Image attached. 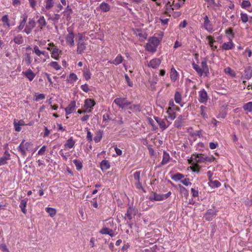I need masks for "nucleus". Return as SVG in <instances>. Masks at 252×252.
<instances>
[{
	"mask_svg": "<svg viewBox=\"0 0 252 252\" xmlns=\"http://www.w3.org/2000/svg\"><path fill=\"white\" fill-rule=\"evenodd\" d=\"M184 176L183 174L180 173H176V174L173 175L172 176L171 178L174 181H177L180 180L184 178Z\"/></svg>",
	"mask_w": 252,
	"mask_h": 252,
	"instance_id": "56",
	"label": "nucleus"
},
{
	"mask_svg": "<svg viewBox=\"0 0 252 252\" xmlns=\"http://www.w3.org/2000/svg\"><path fill=\"white\" fill-rule=\"evenodd\" d=\"M73 11L69 5H67L65 10L63 11V13L67 21L71 19V15L72 14Z\"/></svg>",
	"mask_w": 252,
	"mask_h": 252,
	"instance_id": "23",
	"label": "nucleus"
},
{
	"mask_svg": "<svg viewBox=\"0 0 252 252\" xmlns=\"http://www.w3.org/2000/svg\"><path fill=\"white\" fill-rule=\"evenodd\" d=\"M203 21L204 29L209 32H212L214 31V27L207 15L203 17Z\"/></svg>",
	"mask_w": 252,
	"mask_h": 252,
	"instance_id": "9",
	"label": "nucleus"
},
{
	"mask_svg": "<svg viewBox=\"0 0 252 252\" xmlns=\"http://www.w3.org/2000/svg\"><path fill=\"white\" fill-rule=\"evenodd\" d=\"M251 6V3L248 0H243L241 3V7L244 9H247Z\"/></svg>",
	"mask_w": 252,
	"mask_h": 252,
	"instance_id": "54",
	"label": "nucleus"
},
{
	"mask_svg": "<svg viewBox=\"0 0 252 252\" xmlns=\"http://www.w3.org/2000/svg\"><path fill=\"white\" fill-rule=\"evenodd\" d=\"M154 118L162 130L166 129L172 123L167 118L161 119L158 117H155Z\"/></svg>",
	"mask_w": 252,
	"mask_h": 252,
	"instance_id": "7",
	"label": "nucleus"
},
{
	"mask_svg": "<svg viewBox=\"0 0 252 252\" xmlns=\"http://www.w3.org/2000/svg\"><path fill=\"white\" fill-rule=\"evenodd\" d=\"M123 61L124 58L123 56L121 54H118L111 63L117 65L121 63Z\"/></svg>",
	"mask_w": 252,
	"mask_h": 252,
	"instance_id": "41",
	"label": "nucleus"
},
{
	"mask_svg": "<svg viewBox=\"0 0 252 252\" xmlns=\"http://www.w3.org/2000/svg\"><path fill=\"white\" fill-rule=\"evenodd\" d=\"M77 79L78 78L77 75L74 73H70L68 77H67V81L70 83H73L76 82Z\"/></svg>",
	"mask_w": 252,
	"mask_h": 252,
	"instance_id": "44",
	"label": "nucleus"
},
{
	"mask_svg": "<svg viewBox=\"0 0 252 252\" xmlns=\"http://www.w3.org/2000/svg\"><path fill=\"white\" fill-rule=\"evenodd\" d=\"M209 187L211 188H219L221 186V183L218 180H213L211 183H208Z\"/></svg>",
	"mask_w": 252,
	"mask_h": 252,
	"instance_id": "52",
	"label": "nucleus"
},
{
	"mask_svg": "<svg viewBox=\"0 0 252 252\" xmlns=\"http://www.w3.org/2000/svg\"><path fill=\"white\" fill-rule=\"evenodd\" d=\"M206 39L208 41V44L210 46L211 49L213 51H215L217 49V46L214 45V43L216 42V41L214 37L211 35H207L206 36Z\"/></svg>",
	"mask_w": 252,
	"mask_h": 252,
	"instance_id": "28",
	"label": "nucleus"
},
{
	"mask_svg": "<svg viewBox=\"0 0 252 252\" xmlns=\"http://www.w3.org/2000/svg\"><path fill=\"white\" fill-rule=\"evenodd\" d=\"M34 100L36 101H38L39 100H43L45 98V96L44 94H35V95Z\"/></svg>",
	"mask_w": 252,
	"mask_h": 252,
	"instance_id": "61",
	"label": "nucleus"
},
{
	"mask_svg": "<svg viewBox=\"0 0 252 252\" xmlns=\"http://www.w3.org/2000/svg\"><path fill=\"white\" fill-rule=\"evenodd\" d=\"M95 105V101L91 98H87L85 100L84 107L87 112H92L93 107Z\"/></svg>",
	"mask_w": 252,
	"mask_h": 252,
	"instance_id": "10",
	"label": "nucleus"
},
{
	"mask_svg": "<svg viewBox=\"0 0 252 252\" xmlns=\"http://www.w3.org/2000/svg\"><path fill=\"white\" fill-rule=\"evenodd\" d=\"M37 23L40 30H42L43 28L47 25V22L43 16H40L39 18L37 20Z\"/></svg>",
	"mask_w": 252,
	"mask_h": 252,
	"instance_id": "32",
	"label": "nucleus"
},
{
	"mask_svg": "<svg viewBox=\"0 0 252 252\" xmlns=\"http://www.w3.org/2000/svg\"><path fill=\"white\" fill-rule=\"evenodd\" d=\"M115 103L119 108L125 109L131 104V102L128 101L126 98L117 97L114 100Z\"/></svg>",
	"mask_w": 252,
	"mask_h": 252,
	"instance_id": "6",
	"label": "nucleus"
},
{
	"mask_svg": "<svg viewBox=\"0 0 252 252\" xmlns=\"http://www.w3.org/2000/svg\"><path fill=\"white\" fill-rule=\"evenodd\" d=\"M199 96L198 100L200 103H206L208 100V95L206 91L204 89L199 92Z\"/></svg>",
	"mask_w": 252,
	"mask_h": 252,
	"instance_id": "14",
	"label": "nucleus"
},
{
	"mask_svg": "<svg viewBox=\"0 0 252 252\" xmlns=\"http://www.w3.org/2000/svg\"><path fill=\"white\" fill-rule=\"evenodd\" d=\"M22 73L30 81H32L35 76V74L30 68Z\"/></svg>",
	"mask_w": 252,
	"mask_h": 252,
	"instance_id": "20",
	"label": "nucleus"
},
{
	"mask_svg": "<svg viewBox=\"0 0 252 252\" xmlns=\"http://www.w3.org/2000/svg\"><path fill=\"white\" fill-rule=\"evenodd\" d=\"M10 159V154L7 151H6L2 157H0V166L7 163V160Z\"/></svg>",
	"mask_w": 252,
	"mask_h": 252,
	"instance_id": "15",
	"label": "nucleus"
},
{
	"mask_svg": "<svg viewBox=\"0 0 252 252\" xmlns=\"http://www.w3.org/2000/svg\"><path fill=\"white\" fill-rule=\"evenodd\" d=\"M67 32L68 33L65 36L66 43L70 47H72L74 45L75 37L73 29L69 27L67 28Z\"/></svg>",
	"mask_w": 252,
	"mask_h": 252,
	"instance_id": "5",
	"label": "nucleus"
},
{
	"mask_svg": "<svg viewBox=\"0 0 252 252\" xmlns=\"http://www.w3.org/2000/svg\"><path fill=\"white\" fill-rule=\"evenodd\" d=\"M224 72L226 74H230L232 77H234L235 76V73L232 71L231 68L229 67H227L224 69Z\"/></svg>",
	"mask_w": 252,
	"mask_h": 252,
	"instance_id": "64",
	"label": "nucleus"
},
{
	"mask_svg": "<svg viewBox=\"0 0 252 252\" xmlns=\"http://www.w3.org/2000/svg\"><path fill=\"white\" fill-rule=\"evenodd\" d=\"M200 67L203 73L206 74L209 73L208 66L205 61L201 62Z\"/></svg>",
	"mask_w": 252,
	"mask_h": 252,
	"instance_id": "49",
	"label": "nucleus"
},
{
	"mask_svg": "<svg viewBox=\"0 0 252 252\" xmlns=\"http://www.w3.org/2000/svg\"><path fill=\"white\" fill-rule=\"evenodd\" d=\"M1 21L2 22V27L3 28L8 29L10 28V20L8 15H3L1 18Z\"/></svg>",
	"mask_w": 252,
	"mask_h": 252,
	"instance_id": "24",
	"label": "nucleus"
},
{
	"mask_svg": "<svg viewBox=\"0 0 252 252\" xmlns=\"http://www.w3.org/2000/svg\"><path fill=\"white\" fill-rule=\"evenodd\" d=\"M73 162L75 165L77 170L80 171V170L82 169V167H83V164H82V162L81 161L77 160L76 159H75L73 160Z\"/></svg>",
	"mask_w": 252,
	"mask_h": 252,
	"instance_id": "50",
	"label": "nucleus"
},
{
	"mask_svg": "<svg viewBox=\"0 0 252 252\" xmlns=\"http://www.w3.org/2000/svg\"><path fill=\"white\" fill-rule=\"evenodd\" d=\"M192 165L190 166L191 170L193 172L199 173L200 172V166L197 163H191Z\"/></svg>",
	"mask_w": 252,
	"mask_h": 252,
	"instance_id": "53",
	"label": "nucleus"
},
{
	"mask_svg": "<svg viewBox=\"0 0 252 252\" xmlns=\"http://www.w3.org/2000/svg\"><path fill=\"white\" fill-rule=\"evenodd\" d=\"M137 212V211L134 208L130 207L127 209L126 216L129 220H131L132 219V216L136 215Z\"/></svg>",
	"mask_w": 252,
	"mask_h": 252,
	"instance_id": "18",
	"label": "nucleus"
},
{
	"mask_svg": "<svg viewBox=\"0 0 252 252\" xmlns=\"http://www.w3.org/2000/svg\"><path fill=\"white\" fill-rule=\"evenodd\" d=\"M159 43L160 40L157 37L153 36L149 38L145 46L146 50L149 52H155Z\"/></svg>",
	"mask_w": 252,
	"mask_h": 252,
	"instance_id": "3",
	"label": "nucleus"
},
{
	"mask_svg": "<svg viewBox=\"0 0 252 252\" xmlns=\"http://www.w3.org/2000/svg\"><path fill=\"white\" fill-rule=\"evenodd\" d=\"M103 134V131L100 129H99L95 132V135L94 138V140L95 143H98L100 141V140L102 139Z\"/></svg>",
	"mask_w": 252,
	"mask_h": 252,
	"instance_id": "37",
	"label": "nucleus"
},
{
	"mask_svg": "<svg viewBox=\"0 0 252 252\" xmlns=\"http://www.w3.org/2000/svg\"><path fill=\"white\" fill-rule=\"evenodd\" d=\"M171 194V192L170 191L164 194L153 192L152 195L150 197V199L151 201H162L169 197Z\"/></svg>",
	"mask_w": 252,
	"mask_h": 252,
	"instance_id": "8",
	"label": "nucleus"
},
{
	"mask_svg": "<svg viewBox=\"0 0 252 252\" xmlns=\"http://www.w3.org/2000/svg\"><path fill=\"white\" fill-rule=\"evenodd\" d=\"M51 49H52L50 51L51 57L55 60H58L60 58V56L62 55V51L60 50L57 46Z\"/></svg>",
	"mask_w": 252,
	"mask_h": 252,
	"instance_id": "13",
	"label": "nucleus"
},
{
	"mask_svg": "<svg viewBox=\"0 0 252 252\" xmlns=\"http://www.w3.org/2000/svg\"><path fill=\"white\" fill-rule=\"evenodd\" d=\"M76 107V102L74 101H72L69 104L68 106L65 108V111L66 115L70 114L75 109Z\"/></svg>",
	"mask_w": 252,
	"mask_h": 252,
	"instance_id": "21",
	"label": "nucleus"
},
{
	"mask_svg": "<svg viewBox=\"0 0 252 252\" xmlns=\"http://www.w3.org/2000/svg\"><path fill=\"white\" fill-rule=\"evenodd\" d=\"M200 114L202 117L204 119H206L208 117L207 114L206 112V107L204 105H201L200 107Z\"/></svg>",
	"mask_w": 252,
	"mask_h": 252,
	"instance_id": "57",
	"label": "nucleus"
},
{
	"mask_svg": "<svg viewBox=\"0 0 252 252\" xmlns=\"http://www.w3.org/2000/svg\"><path fill=\"white\" fill-rule=\"evenodd\" d=\"M48 66L54 68L56 70H59L61 68V65L59 63L55 61H52L48 64Z\"/></svg>",
	"mask_w": 252,
	"mask_h": 252,
	"instance_id": "47",
	"label": "nucleus"
},
{
	"mask_svg": "<svg viewBox=\"0 0 252 252\" xmlns=\"http://www.w3.org/2000/svg\"><path fill=\"white\" fill-rule=\"evenodd\" d=\"M148 122L149 124L152 126L153 130H156L158 129V126L156 125L155 121L151 118H149L148 119Z\"/></svg>",
	"mask_w": 252,
	"mask_h": 252,
	"instance_id": "62",
	"label": "nucleus"
},
{
	"mask_svg": "<svg viewBox=\"0 0 252 252\" xmlns=\"http://www.w3.org/2000/svg\"><path fill=\"white\" fill-rule=\"evenodd\" d=\"M134 34L137 36L141 38L142 39H146L147 37L146 32L141 29H136L134 31Z\"/></svg>",
	"mask_w": 252,
	"mask_h": 252,
	"instance_id": "22",
	"label": "nucleus"
},
{
	"mask_svg": "<svg viewBox=\"0 0 252 252\" xmlns=\"http://www.w3.org/2000/svg\"><path fill=\"white\" fill-rule=\"evenodd\" d=\"M169 159L170 156L169 154L164 151L163 154L162 159L161 162V164L162 165L166 164L169 161Z\"/></svg>",
	"mask_w": 252,
	"mask_h": 252,
	"instance_id": "46",
	"label": "nucleus"
},
{
	"mask_svg": "<svg viewBox=\"0 0 252 252\" xmlns=\"http://www.w3.org/2000/svg\"><path fill=\"white\" fill-rule=\"evenodd\" d=\"M234 45L232 41L230 40L229 42L224 43L221 46V48L222 50H228L233 48Z\"/></svg>",
	"mask_w": 252,
	"mask_h": 252,
	"instance_id": "33",
	"label": "nucleus"
},
{
	"mask_svg": "<svg viewBox=\"0 0 252 252\" xmlns=\"http://www.w3.org/2000/svg\"><path fill=\"white\" fill-rule=\"evenodd\" d=\"M192 67L193 69L197 72L198 74H199L200 76L202 75L203 72L201 68V67L196 64L195 63H192Z\"/></svg>",
	"mask_w": 252,
	"mask_h": 252,
	"instance_id": "51",
	"label": "nucleus"
},
{
	"mask_svg": "<svg viewBox=\"0 0 252 252\" xmlns=\"http://www.w3.org/2000/svg\"><path fill=\"white\" fill-rule=\"evenodd\" d=\"M46 211L51 217L55 216L57 213L55 209L51 207L46 208Z\"/></svg>",
	"mask_w": 252,
	"mask_h": 252,
	"instance_id": "55",
	"label": "nucleus"
},
{
	"mask_svg": "<svg viewBox=\"0 0 252 252\" xmlns=\"http://www.w3.org/2000/svg\"><path fill=\"white\" fill-rule=\"evenodd\" d=\"M28 202V199H24L21 200L20 204L19 205L20 208L21 209L22 212L24 214H26L27 213V205Z\"/></svg>",
	"mask_w": 252,
	"mask_h": 252,
	"instance_id": "35",
	"label": "nucleus"
},
{
	"mask_svg": "<svg viewBox=\"0 0 252 252\" xmlns=\"http://www.w3.org/2000/svg\"><path fill=\"white\" fill-rule=\"evenodd\" d=\"M75 144V141L73 137H70L68 139L64 144V147L66 149H70L74 147Z\"/></svg>",
	"mask_w": 252,
	"mask_h": 252,
	"instance_id": "19",
	"label": "nucleus"
},
{
	"mask_svg": "<svg viewBox=\"0 0 252 252\" xmlns=\"http://www.w3.org/2000/svg\"><path fill=\"white\" fill-rule=\"evenodd\" d=\"M179 191L180 193L183 195L185 197L187 198L189 196L188 190L181 185H179Z\"/></svg>",
	"mask_w": 252,
	"mask_h": 252,
	"instance_id": "43",
	"label": "nucleus"
},
{
	"mask_svg": "<svg viewBox=\"0 0 252 252\" xmlns=\"http://www.w3.org/2000/svg\"><path fill=\"white\" fill-rule=\"evenodd\" d=\"M33 52L38 57H40L41 55H43V56H48L49 57L48 53H47L45 51H41L39 49V47L37 46H36V45L34 46L33 49Z\"/></svg>",
	"mask_w": 252,
	"mask_h": 252,
	"instance_id": "27",
	"label": "nucleus"
},
{
	"mask_svg": "<svg viewBox=\"0 0 252 252\" xmlns=\"http://www.w3.org/2000/svg\"><path fill=\"white\" fill-rule=\"evenodd\" d=\"M100 166L101 169L102 171H104L109 169L110 167V164L108 160L104 159L101 161Z\"/></svg>",
	"mask_w": 252,
	"mask_h": 252,
	"instance_id": "34",
	"label": "nucleus"
},
{
	"mask_svg": "<svg viewBox=\"0 0 252 252\" xmlns=\"http://www.w3.org/2000/svg\"><path fill=\"white\" fill-rule=\"evenodd\" d=\"M184 119L182 115H180L176 121L174 122V125L176 127H179L181 126L183 120Z\"/></svg>",
	"mask_w": 252,
	"mask_h": 252,
	"instance_id": "48",
	"label": "nucleus"
},
{
	"mask_svg": "<svg viewBox=\"0 0 252 252\" xmlns=\"http://www.w3.org/2000/svg\"><path fill=\"white\" fill-rule=\"evenodd\" d=\"M240 18L243 23H246L249 21L248 15L247 13L241 12Z\"/></svg>",
	"mask_w": 252,
	"mask_h": 252,
	"instance_id": "58",
	"label": "nucleus"
},
{
	"mask_svg": "<svg viewBox=\"0 0 252 252\" xmlns=\"http://www.w3.org/2000/svg\"><path fill=\"white\" fill-rule=\"evenodd\" d=\"M87 129V136L86 139L89 142H91L93 141V137L91 132L88 129V128H86Z\"/></svg>",
	"mask_w": 252,
	"mask_h": 252,
	"instance_id": "63",
	"label": "nucleus"
},
{
	"mask_svg": "<svg viewBox=\"0 0 252 252\" xmlns=\"http://www.w3.org/2000/svg\"><path fill=\"white\" fill-rule=\"evenodd\" d=\"M45 9L50 10L53 8L55 4V0H44Z\"/></svg>",
	"mask_w": 252,
	"mask_h": 252,
	"instance_id": "39",
	"label": "nucleus"
},
{
	"mask_svg": "<svg viewBox=\"0 0 252 252\" xmlns=\"http://www.w3.org/2000/svg\"><path fill=\"white\" fill-rule=\"evenodd\" d=\"M13 124L15 130L17 132H19L21 131V126H24L26 125L23 120H20L19 121H18L17 122H16L15 120Z\"/></svg>",
	"mask_w": 252,
	"mask_h": 252,
	"instance_id": "26",
	"label": "nucleus"
},
{
	"mask_svg": "<svg viewBox=\"0 0 252 252\" xmlns=\"http://www.w3.org/2000/svg\"><path fill=\"white\" fill-rule=\"evenodd\" d=\"M174 100L176 103L180 105L181 107L183 106L184 103H182V95L180 92H175L174 94Z\"/></svg>",
	"mask_w": 252,
	"mask_h": 252,
	"instance_id": "36",
	"label": "nucleus"
},
{
	"mask_svg": "<svg viewBox=\"0 0 252 252\" xmlns=\"http://www.w3.org/2000/svg\"><path fill=\"white\" fill-rule=\"evenodd\" d=\"M99 233L103 235H109L111 237H113L114 236L113 230L105 227L101 228L99 231Z\"/></svg>",
	"mask_w": 252,
	"mask_h": 252,
	"instance_id": "29",
	"label": "nucleus"
},
{
	"mask_svg": "<svg viewBox=\"0 0 252 252\" xmlns=\"http://www.w3.org/2000/svg\"><path fill=\"white\" fill-rule=\"evenodd\" d=\"M243 109L250 112H252V102L250 101L245 103L243 106Z\"/></svg>",
	"mask_w": 252,
	"mask_h": 252,
	"instance_id": "59",
	"label": "nucleus"
},
{
	"mask_svg": "<svg viewBox=\"0 0 252 252\" xmlns=\"http://www.w3.org/2000/svg\"><path fill=\"white\" fill-rule=\"evenodd\" d=\"M97 8L99 9L102 12H107L110 10L111 7L108 3L103 2L100 4Z\"/></svg>",
	"mask_w": 252,
	"mask_h": 252,
	"instance_id": "30",
	"label": "nucleus"
},
{
	"mask_svg": "<svg viewBox=\"0 0 252 252\" xmlns=\"http://www.w3.org/2000/svg\"><path fill=\"white\" fill-rule=\"evenodd\" d=\"M170 77L173 82H175L179 78V74L174 67H172L171 69Z\"/></svg>",
	"mask_w": 252,
	"mask_h": 252,
	"instance_id": "25",
	"label": "nucleus"
},
{
	"mask_svg": "<svg viewBox=\"0 0 252 252\" xmlns=\"http://www.w3.org/2000/svg\"><path fill=\"white\" fill-rule=\"evenodd\" d=\"M13 41L16 44H22L24 42V39L22 35L18 34L14 37Z\"/></svg>",
	"mask_w": 252,
	"mask_h": 252,
	"instance_id": "45",
	"label": "nucleus"
},
{
	"mask_svg": "<svg viewBox=\"0 0 252 252\" xmlns=\"http://www.w3.org/2000/svg\"><path fill=\"white\" fill-rule=\"evenodd\" d=\"M77 53L79 54H82L86 49V44L83 40V37L82 35L79 38L77 42Z\"/></svg>",
	"mask_w": 252,
	"mask_h": 252,
	"instance_id": "11",
	"label": "nucleus"
},
{
	"mask_svg": "<svg viewBox=\"0 0 252 252\" xmlns=\"http://www.w3.org/2000/svg\"><path fill=\"white\" fill-rule=\"evenodd\" d=\"M191 158L197 163L204 162L205 155L203 154H193Z\"/></svg>",
	"mask_w": 252,
	"mask_h": 252,
	"instance_id": "16",
	"label": "nucleus"
},
{
	"mask_svg": "<svg viewBox=\"0 0 252 252\" xmlns=\"http://www.w3.org/2000/svg\"><path fill=\"white\" fill-rule=\"evenodd\" d=\"M167 15L168 16L167 13H165V12L163 13L162 15L160 18V20L161 23L163 25H167L169 22V19L168 18H165L164 16Z\"/></svg>",
	"mask_w": 252,
	"mask_h": 252,
	"instance_id": "60",
	"label": "nucleus"
},
{
	"mask_svg": "<svg viewBox=\"0 0 252 252\" xmlns=\"http://www.w3.org/2000/svg\"><path fill=\"white\" fill-rule=\"evenodd\" d=\"M33 144L32 142H26L23 140L19 146L17 148L18 151L20 153L21 155L23 158L27 156V152L30 151L32 148Z\"/></svg>",
	"mask_w": 252,
	"mask_h": 252,
	"instance_id": "4",
	"label": "nucleus"
},
{
	"mask_svg": "<svg viewBox=\"0 0 252 252\" xmlns=\"http://www.w3.org/2000/svg\"><path fill=\"white\" fill-rule=\"evenodd\" d=\"M28 19V15L25 14L23 16L22 20L19 23L17 27L19 31H23V32L26 33L27 34H29L32 32V30L35 26V22L33 18H29L28 22L26 23Z\"/></svg>",
	"mask_w": 252,
	"mask_h": 252,
	"instance_id": "1",
	"label": "nucleus"
},
{
	"mask_svg": "<svg viewBox=\"0 0 252 252\" xmlns=\"http://www.w3.org/2000/svg\"><path fill=\"white\" fill-rule=\"evenodd\" d=\"M166 10L165 13L168 14V16H173L174 18H178L181 16V12L177 11L181 7V5L179 2H175L173 1L172 2L168 1L166 3Z\"/></svg>",
	"mask_w": 252,
	"mask_h": 252,
	"instance_id": "2",
	"label": "nucleus"
},
{
	"mask_svg": "<svg viewBox=\"0 0 252 252\" xmlns=\"http://www.w3.org/2000/svg\"><path fill=\"white\" fill-rule=\"evenodd\" d=\"M217 211L213 210L212 209L208 210L204 214L203 218L207 221L212 220L217 216Z\"/></svg>",
	"mask_w": 252,
	"mask_h": 252,
	"instance_id": "12",
	"label": "nucleus"
},
{
	"mask_svg": "<svg viewBox=\"0 0 252 252\" xmlns=\"http://www.w3.org/2000/svg\"><path fill=\"white\" fill-rule=\"evenodd\" d=\"M83 76L86 80H89L91 77V73L90 69L87 67H84L83 70Z\"/></svg>",
	"mask_w": 252,
	"mask_h": 252,
	"instance_id": "42",
	"label": "nucleus"
},
{
	"mask_svg": "<svg viewBox=\"0 0 252 252\" xmlns=\"http://www.w3.org/2000/svg\"><path fill=\"white\" fill-rule=\"evenodd\" d=\"M243 77L246 79H250L252 77V69L251 67L248 66L245 69Z\"/></svg>",
	"mask_w": 252,
	"mask_h": 252,
	"instance_id": "40",
	"label": "nucleus"
},
{
	"mask_svg": "<svg viewBox=\"0 0 252 252\" xmlns=\"http://www.w3.org/2000/svg\"><path fill=\"white\" fill-rule=\"evenodd\" d=\"M161 63V61L158 58H155L151 60L148 63V66L153 68H158Z\"/></svg>",
	"mask_w": 252,
	"mask_h": 252,
	"instance_id": "17",
	"label": "nucleus"
},
{
	"mask_svg": "<svg viewBox=\"0 0 252 252\" xmlns=\"http://www.w3.org/2000/svg\"><path fill=\"white\" fill-rule=\"evenodd\" d=\"M128 109L133 112L141 111V106L139 104H132L128 106Z\"/></svg>",
	"mask_w": 252,
	"mask_h": 252,
	"instance_id": "38",
	"label": "nucleus"
},
{
	"mask_svg": "<svg viewBox=\"0 0 252 252\" xmlns=\"http://www.w3.org/2000/svg\"><path fill=\"white\" fill-rule=\"evenodd\" d=\"M166 113L168 114L167 118L170 119L171 121L176 118V112L173 110L172 108L168 107L167 109Z\"/></svg>",
	"mask_w": 252,
	"mask_h": 252,
	"instance_id": "31",
	"label": "nucleus"
}]
</instances>
